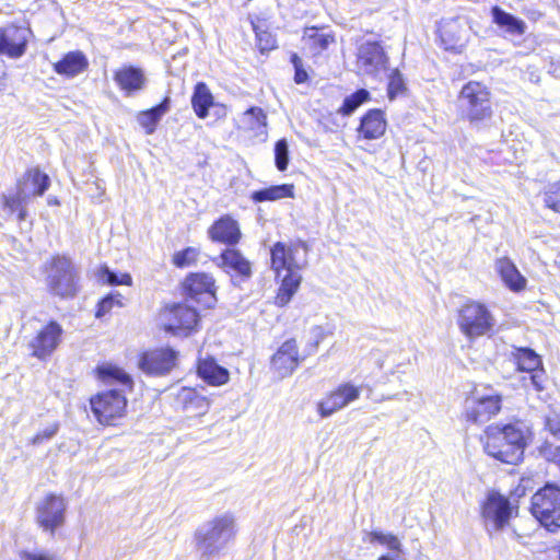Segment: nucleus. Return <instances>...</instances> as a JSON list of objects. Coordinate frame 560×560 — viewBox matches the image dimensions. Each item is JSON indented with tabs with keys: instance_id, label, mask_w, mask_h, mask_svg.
I'll use <instances>...</instances> for the list:
<instances>
[{
	"instance_id": "f257e3e1",
	"label": "nucleus",
	"mask_w": 560,
	"mask_h": 560,
	"mask_svg": "<svg viewBox=\"0 0 560 560\" xmlns=\"http://www.w3.org/2000/svg\"><path fill=\"white\" fill-rule=\"evenodd\" d=\"M530 434L526 423L515 421L504 425L487 427L481 441L489 456L504 464L517 465L523 459Z\"/></svg>"
},
{
	"instance_id": "f03ea898",
	"label": "nucleus",
	"mask_w": 560,
	"mask_h": 560,
	"mask_svg": "<svg viewBox=\"0 0 560 560\" xmlns=\"http://www.w3.org/2000/svg\"><path fill=\"white\" fill-rule=\"evenodd\" d=\"M236 534V520L229 512L202 523L194 534V542L200 560H212L223 555L235 540Z\"/></svg>"
},
{
	"instance_id": "7ed1b4c3",
	"label": "nucleus",
	"mask_w": 560,
	"mask_h": 560,
	"mask_svg": "<svg viewBox=\"0 0 560 560\" xmlns=\"http://www.w3.org/2000/svg\"><path fill=\"white\" fill-rule=\"evenodd\" d=\"M489 89L477 81L466 83L457 97L462 117L474 127H480L491 119L493 110Z\"/></svg>"
},
{
	"instance_id": "20e7f679",
	"label": "nucleus",
	"mask_w": 560,
	"mask_h": 560,
	"mask_svg": "<svg viewBox=\"0 0 560 560\" xmlns=\"http://www.w3.org/2000/svg\"><path fill=\"white\" fill-rule=\"evenodd\" d=\"M533 516L550 533L560 529V487L547 483L530 500Z\"/></svg>"
},
{
	"instance_id": "39448f33",
	"label": "nucleus",
	"mask_w": 560,
	"mask_h": 560,
	"mask_svg": "<svg viewBox=\"0 0 560 560\" xmlns=\"http://www.w3.org/2000/svg\"><path fill=\"white\" fill-rule=\"evenodd\" d=\"M50 179L47 174L39 168H31L25 174L24 182L18 184V190L14 196H4V210L10 214L18 212L19 221L26 218V210L23 205L27 202L31 196H42L48 189Z\"/></svg>"
},
{
	"instance_id": "423d86ee",
	"label": "nucleus",
	"mask_w": 560,
	"mask_h": 560,
	"mask_svg": "<svg viewBox=\"0 0 560 560\" xmlns=\"http://www.w3.org/2000/svg\"><path fill=\"white\" fill-rule=\"evenodd\" d=\"M516 513L517 508L512 505L509 498L497 491H490L481 505V518L490 536L502 532Z\"/></svg>"
},
{
	"instance_id": "0eeeda50",
	"label": "nucleus",
	"mask_w": 560,
	"mask_h": 560,
	"mask_svg": "<svg viewBox=\"0 0 560 560\" xmlns=\"http://www.w3.org/2000/svg\"><path fill=\"white\" fill-rule=\"evenodd\" d=\"M457 323L466 337L475 339L490 332L495 319L485 304L471 301L459 310Z\"/></svg>"
},
{
	"instance_id": "6e6552de",
	"label": "nucleus",
	"mask_w": 560,
	"mask_h": 560,
	"mask_svg": "<svg viewBox=\"0 0 560 560\" xmlns=\"http://www.w3.org/2000/svg\"><path fill=\"white\" fill-rule=\"evenodd\" d=\"M357 67L363 74L381 79L389 71V57L377 40H364L357 49Z\"/></svg>"
},
{
	"instance_id": "1a4fd4ad",
	"label": "nucleus",
	"mask_w": 560,
	"mask_h": 560,
	"mask_svg": "<svg viewBox=\"0 0 560 560\" xmlns=\"http://www.w3.org/2000/svg\"><path fill=\"white\" fill-rule=\"evenodd\" d=\"M502 397L492 388L482 393L475 389L465 400L464 416L471 423H485L501 410Z\"/></svg>"
},
{
	"instance_id": "9d476101",
	"label": "nucleus",
	"mask_w": 560,
	"mask_h": 560,
	"mask_svg": "<svg viewBox=\"0 0 560 560\" xmlns=\"http://www.w3.org/2000/svg\"><path fill=\"white\" fill-rule=\"evenodd\" d=\"M90 404L94 417L104 425H114L116 420L126 415V396L117 389L97 394L91 398Z\"/></svg>"
},
{
	"instance_id": "9b49d317",
	"label": "nucleus",
	"mask_w": 560,
	"mask_h": 560,
	"mask_svg": "<svg viewBox=\"0 0 560 560\" xmlns=\"http://www.w3.org/2000/svg\"><path fill=\"white\" fill-rule=\"evenodd\" d=\"M47 284L50 292L60 298H71L77 293V272L70 259L65 256L52 259Z\"/></svg>"
},
{
	"instance_id": "f8f14e48",
	"label": "nucleus",
	"mask_w": 560,
	"mask_h": 560,
	"mask_svg": "<svg viewBox=\"0 0 560 560\" xmlns=\"http://www.w3.org/2000/svg\"><path fill=\"white\" fill-rule=\"evenodd\" d=\"M308 247L305 242L298 241L287 245L276 243L271 248V267L280 275V271L302 270L307 265Z\"/></svg>"
},
{
	"instance_id": "ddd939ff",
	"label": "nucleus",
	"mask_w": 560,
	"mask_h": 560,
	"mask_svg": "<svg viewBox=\"0 0 560 560\" xmlns=\"http://www.w3.org/2000/svg\"><path fill=\"white\" fill-rule=\"evenodd\" d=\"M67 502L62 495L47 494L36 506V522L45 532L54 535L66 521Z\"/></svg>"
},
{
	"instance_id": "4468645a",
	"label": "nucleus",
	"mask_w": 560,
	"mask_h": 560,
	"mask_svg": "<svg viewBox=\"0 0 560 560\" xmlns=\"http://www.w3.org/2000/svg\"><path fill=\"white\" fill-rule=\"evenodd\" d=\"M62 334L61 325L56 320H50L28 340L30 354L38 360H46L61 343Z\"/></svg>"
},
{
	"instance_id": "2eb2a0df",
	"label": "nucleus",
	"mask_w": 560,
	"mask_h": 560,
	"mask_svg": "<svg viewBox=\"0 0 560 560\" xmlns=\"http://www.w3.org/2000/svg\"><path fill=\"white\" fill-rule=\"evenodd\" d=\"M162 317L165 330L174 335H188L199 320L197 311L186 304L172 305Z\"/></svg>"
},
{
	"instance_id": "dca6fc26",
	"label": "nucleus",
	"mask_w": 560,
	"mask_h": 560,
	"mask_svg": "<svg viewBox=\"0 0 560 560\" xmlns=\"http://www.w3.org/2000/svg\"><path fill=\"white\" fill-rule=\"evenodd\" d=\"M439 32L441 43L446 50L460 51L468 39L467 20L460 16L442 20Z\"/></svg>"
},
{
	"instance_id": "f3484780",
	"label": "nucleus",
	"mask_w": 560,
	"mask_h": 560,
	"mask_svg": "<svg viewBox=\"0 0 560 560\" xmlns=\"http://www.w3.org/2000/svg\"><path fill=\"white\" fill-rule=\"evenodd\" d=\"M177 353L171 348H161L144 352L139 360V368L150 375H165L176 365Z\"/></svg>"
},
{
	"instance_id": "a211bd4d",
	"label": "nucleus",
	"mask_w": 560,
	"mask_h": 560,
	"mask_svg": "<svg viewBox=\"0 0 560 560\" xmlns=\"http://www.w3.org/2000/svg\"><path fill=\"white\" fill-rule=\"evenodd\" d=\"M184 289L190 299L207 307H211L215 302L214 279L208 273H190L184 281Z\"/></svg>"
},
{
	"instance_id": "6ab92c4d",
	"label": "nucleus",
	"mask_w": 560,
	"mask_h": 560,
	"mask_svg": "<svg viewBox=\"0 0 560 560\" xmlns=\"http://www.w3.org/2000/svg\"><path fill=\"white\" fill-rule=\"evenodd\" d=\"M360 394L359 387L350 383L341 384L318 402L317 410L322 418H327L357 400Z\"/></svg>"
},
{
	"instance_id": "aec40b11",
	"label": "nucleus",
	"mask_w": 560,
	"mask_h": 560,
	"mask_svg": "<svg viewBox=\"0 0 560 560\" xmlns=\"http://www.w3.org/2000/svg\"><path fill=\"white\" fill-rule=\"evenodd\" d=\"M31 31L26 27L8 25L0 27V55L12 59L24 55Z\"/></svg>"
},
{
	"instance_id": "412c9836",
	"label": "nucleus",
	"mask_w": 560,
	"mask_h": 560,
	"mask_svg": "<svg viewBox=\"0 0 560 560\" xmlns=\"http://www.w3.org/2000/svg\"><path fill=\"white\" fill-rule=\"evenodd\" d=\"M300 362L299 350L295 339L284 341L271 358V369L280 378L293 373Z\"/></svg>"
},
{
	"instance_id": "4be33fe9",
	"label": "nucleus",
	"mask_w": 560,
	"mask_h": 560,
	"mask_svg": "<svg viewBox=\"0 0 560 560\" xmlns=\"http://www.w3.org/2000/svg\"><path fill=\"white\" fill-rule=\"evenodd\" d=\"M208 235L213 242L233 246L240 242L242 234L237 221L226 214L209 228Z\"/></svg>"
},
{
	"instance_id": "5701e85b",
	"label": "nucleus",
	"mask_w": 560,
	"mask_h": 560,
	"mask_svg": "<svg viewBox=\"0 0 560 560\" xmlns=\"http://www.w3.org/2000/svg\"><path fill=\"white\" fill-rule=\"evenodd\" d=\"M175 402L178 408L192 417L203 416L210 408V401L190 387H182L175 396Z\"/></svg>"
},
{
	"instance_id": "b1692460",
	"label": "nucleus",
	"mask_w": 560,
	"mask_h": 560,
	"mask_svg": "<svg viewBox=\"0 0 560 560\" xmlns=\"http://www.w3.org/2000/svg\"><path fill=\"white\" fill-rule=\"evenodd\" d=\"M387 127L385 115L381 109L368 110L360 120V125L357 128L359 135L366 140H374L381 138Z\"/></svg>"
},
{
	"instance_id": "393cba45",
	"label": "nucleus",
	"mask_w": 560,
	"mask_h": 560,
	"mask_svg": "<svg viewBox=\"0 0 560 560\" xmlns=\"http://www.w3.org/2000/svg\"><path fill=\"white\" fill-rule=\"evenodd\" d=\"M219 259L221 266L225 271H233L236 276L243 279H248L252 276L250 262L235 248H228L222 252Z\"/></svg>"
},
{
	"instance_id": "a878e982",
	"label": "nucleus",
	"mask_w": 560,
	"mask_h": 560,
	"mask_svg": "<svg viewBox=\"0 0 560 560\" xmlns=\"http://www.w3.org/2000/svg\"><path fill=\"white\" fill-rule=\"evenodd\" d=\"M114 80L127 94L142 90L145 84L143 71L133 66H125L117 70Z\"/></svg>"
},
{
	"instance_id": "bb28decb",
	"label": "nucleus",
	"mask_w": 560,
	"mask_h": 560,
	"mask_svg": "<svg viewBox=\"0 0 560 560\" xmlns=\"http://www.w3.org/2000/svg\"><path fill=\"white\" fill-rule=\"evenodd\" d=\"M89 66V61L82 51L75 50L66 54L61 60L54 65V70L58 74L66 77H75L83 72Z\"/></svg>"
},
{
	"instance_id": "cd10ccee",
	"label": "nucleus",
	"mask_w": 560,
	"mask_h": 560,
	"mask_svg": "<svg viewBox=\"0 0 560 560\" xmlns=\"http://www.w3.org/2000/svg\"><path fill=\"white\" fill-rule=\"evenodd\" d=\"M197 372L200 378L212 386L223 385L228 383L230 378L229 371L219 365L212 358L200 360L198 362Z\"/></svg>"
},
{
	"instance_id": "c85d7f7f",
	"label": "nucleus",
	"mask_w": 560,
	"mask_h": 560,
	"mask_svg": "<svg viewBox=\"0 0 560 560\" xmlns=\"http://www.w3.org/2000/svg\"><path fill=\"white\" fill-rule=\"evenodd\" d=\"M491 15L493 22L501 28H503L510 35L522 36L526 32V23L514 16L511 13L505 12L500 7L495 5L491 9Z\"/></svg>"
},
{
	"instance_id": "c756f323",
	"label": "nucleus",
	"mask_w": 560,
	"mask_h": 560,
	"mask_svg": "<svg viewBox=\"0 0 560 560\" xmlns=\"http://www.w3.org/2000/svg\"><path fill=\"white\" fill-rule=\"evenodd\" d=\"M497 269L503 282L512 291H521L525 288L526 279L521 275L516 266L509 258L498 259Z\"/></svg>"
},
{
	"instance_id": "7c9ffc66",
	"label": "nucleus",
	"mask_w": 560,
	"mask_h": 560,
	"mask_svg": "<svg viewBox=\"0 0 560 560\" xmlns=\"http://www.w3.org/2000/svg\"><path fill=\"white\" fill-rule=\"evenodd\" d=\"M170 108L171 98L166 96L159 105L138 115V122L145 129L147 135H152L155 131L158 122Z\"/></svg>"
},
{
	"instance_id": "2f4dec72",
	"label": "nucleus",
	"mask_w": 560,
	"mask_h": 560,
	"mask_svg": "<svg viewBox=\"0 0 560 560\" xmlns=\"http://www.w3.org/2000/svg\"><path fill=\"white\" fill-rule=\"evenodd\" d=\"M250 198L254 202L277 201L283 198H294V185H272L253 191Z\"/></svg>"
},
{
	"instance_id": "473e14b6",
	"label": "nucleus",
	"mask_w": 560,
	"mask_h": 560,
	"mask_svg": "<svg viewBox=\"0 0 560 560\" xmlns=\"http://www.w3.org/2000/svg\"><path fill=\"white\" fill-rule=\"evenodd\" d=\"M213 95L203 82H198L191 96V106L200 119H205L209 114V108L213 106Z\"/></svg>"
},
{
	"instance_id": "72a5a7b5",
	"label": "nucleus",
	"mask_w": 560,
	"mask_h": 560,
	"mask_svg": "<svg viewBox=\"0 0 560 560\" xmlns=\"http://www.w3.org/2000/svg\"><path fill=\"white\" fill-rule=\"evenodd\" d=\"M299 271L300 270L287 271V275L283 277L281 287L276 298V303L279 306L287 305L291 301L294 293L298 291L302 280V276Z\"/></svg>"
},
{
	"instance_id": "f704fd0d",
	"label": "nucleus",
	"mask_w": 560,
	"mask_h": 560,
	"mask_svg": "<svg viewBox=\"0 0 560 560\" xmlns=\"http://www.w3.org/2000/svg\"><path fill=\"white\" fill-rule=\"evenodd\" d=\"M96 374L97 377L105 383H118L129 388L132 387V380L129 374L116 365L109 363L98 365Z\"/></svg>"
},
{
	"instance_id": "c9c22d12",
	"label": "nucleus",
	"mask_w": 560,
	"mask_h": 560,
	"mask_svg": "<svg viewBox=\"0 0 560 560\" xmlns=\"http://www.w3.org/2000/svg\"><path fill=\"white\" fill-rule=\"evenodd\" d=\"M514 357L521 371L530 372L542 366L540 355L530 348H516Z\"/></svg>"
},
{
	"instance_id": "e433bc0d",
	"label": "nucleus",
	"mask_w": 560,
	"mask_h": 560,
	"mask_svg": "<svg viewBox=\"0 0 560 560\" xmlns=\"http://www.w3.org/2000/svg\"><path fill=\"white\" fill-rule=\"evenodd\" d=\"M370 92L365 89H359L354 93L348 95L338 109L343 116L352 115L362 104L366 103L370 100Z\"/></svg>"
},
{
	"instance_id": "4c0bfd02",
	"label": "nucleus",
	"mask_w": 560,
	"mask_h": 560,
	"mask_svg": "<svg viewBox=\"0 0 560 560\" xmlns=\"http://www.w3.org/2000/svg\"><path fill=\"white\" fill-rule=\"evenodd\" d=\"M248 128L256 135L266 133L267 115L262 108L253 106L244 113Z\"/></svg>"
},
{
	"instance_id": "58836bf2",
	"label": "nucleus",
	"mask_w": 560,
	"mask_h": 560,
	"mask_svg": "<svg viewBox=\"0 0 560 560\" xmlns=\"http://www.w3.org/2000/svg\"><path fill=\"white\" fill-rule=\"evenodd\" d=\"M388 75L387 95L390 101L398 96L405 95L407 92V85L404 75L398 69L392 70Z\"/></svg>"
},
{
	"instance_id": "ea45409f",
	"label": "nucleus",
	"mask_w": 560,
	"mask_h": 560,
	"mask_svg": "<svg viewBox=\"0 0 560 560\" xmlns=\"http://www.w3.org/2000/svg\"><path fill=\"white\" fill-rule=\"evenodd\" d=\"M542 199L548 209L560 214V182L549 184L542 192Z\"/></svg>"
},
{
	"instance_id": "a19ab883",
	"label": "nucleus",
	"mask_w": 560,
	"mask_h": 560,
	"mask_svg": "<svg viewBox=\"0 0 560 560\" xmlns=\"http://www.w3.org/2000/svg\"><path fill=\"white\" fill-rule=\"evenodd\" d=\"M122 295L115 291L103 298L100 303L96 311V317L101 318L108 314L114 307H122Z\"/></svg>"
},
{
	"instance_id": "79ce46f5",
	"label": "nucleus",
	"mask_w": 560,
	"mask_h": 560,
	"mask_svg": "<svg viewBox=\"0 0 560 560\" xmlns=\"http://www.w3.org/2000/svg\"><path fill=\"white\" fill-rule=\"evenodd\" d=\"M290 162L289 143L282 138L275 144V165L278 171L284 172Z\"/></svg>"
},
{
	"instance_id": "37998d69",
	"label": "nucleus",
	"mask_w": 560,
	"mask_h": 560,
	"mask_svg": "<svg viewBox=\"0 0 560 560\" xmlns=\"http://www.w3.org/2000/svg\"><path fill=\"white\" fill-rule=\"evenodd\" d=\"M100 280L109 285H131L132 278L129 273L118 275L112 271L108 267H103L100 270Z\"/></svg>"
},
{
	"instance_id": "c03bdc74",
	"label": "nucleus",
	"mask_w": 560,
	"mask_h": 560,
	"mask_svg": "<svg viewBox=\"0 0 560 560\" xmlns=\"http://www.w3.org/2000/svg\"><path fill=\"white\" fill-rule=\"evenodd\" d=\"M199 256V250L195 247H187L173 256V264L178 268H185L194 265Z\"/></svg>"
},
{
	"instance_id": "a18cd8bd",
	"label": "nucleus",
	"mask_w": 560,
	"mask_h": 560,
	"mask_svg": "<svg viewBox=\"0 0 560 560\" xmlns=\"http://www.w3.org/2000/svg\"><path fill=\"white\" fill-rule=\"evenodd\" d=\"M370 537L371 541H377L382 545H386L388 549H390L392 551H396L397 555L399 556L402 553L401 544L397 536L375 530L370 533Z\"/></svg>"
},
{
	"instance_id": "49530a36",
	"label": "nucleus",
	"mask_w": 560,
	"mask_h": 560,
	"mask_svg": "<svg viewBox=\"0 0 560 560\" xmlns=\"http://www.w3.org/2000/svg\"><path fill=\"white\" fill-rule=\"evenodd\" d=\"M291 62L294 67V82L296 84L305 83L308 79V74L303 68L302 59L296 54H293L291 56Z\"/></svg>"
},
{
	"instance_id": "de8ad7c7",
	"label": "nucleus",
	"mask_w": 560,
	"mask_h": 560,
	"mask_svg": "<svg viewBox=\"0 0 560 560\" xmlns=\"http://www.w3.org/2000/svg\"><path fill=\"white\" fill-rule=\"evenodd\" d=\"M529 376L528 380L530 382V385L535 388L537 392H542L545 389V383L547 381L546 372L544 368H538L534 371L528 372Z\"/></svg>"
},
{
	"instance_id": "09e8293b",
	"label": "nucleus",
	"mask_w": 560,
	"mask_h": 560,
	"mask_svg": "<svg viewBox=\"0 0 560 560\" xmlns=\"http://www.w3.org/2000/svg\"><path fill=\"white\" fill-rule=\"evenodd\" d=\"M58 431H59V423L54 422V423L49 424L47 428H45L43 431L38 432L32 439V444L39 445L44 441L52 439L57 434Z\"/></svg>"
},
{
	"instance_id": "8fccbe9b",
	"label": "nucleus",
	"mask_w": 560,
	"mask_h": 560,
	"mask_svg": "<svg viewBox=\"0 0 560 560\" xmlns=\"http://www.w3.org/2000/svg\"><path fill=\"white\" fill-rule=\"evenodd\" d=\"M546 429L558 440H560V413L551 412L545 419Z\"/></svg>"
},
{
	"instance_id": "3c124183",
	"label": "nucleus",
	"mask_w": 560,
	"mask_h": 560,
	"mask_svg": "<svg viewBox=\"0 0 560 560\" xmlns=\"http://www.w3.org/2000/svg\"><path fill=\"white\" fill-rule=\"evenodd\" d=\"M21 559L22 560H60L54 553H49V552H31V551H23V552H21Z\"/></svg>"
},
{
	"instance_id": "603ef678",
	"label": "nucleus",
	"mask_w": 560,
	"mask_h": 560,
	"mask_svg": "<svg viewBox=\"0 0 560 560\" xmlns=\"http://www.w3.org/2000/svg\"><path fill=\"white\" fill-rule=\"evenodd\" d=\"M313 42L319 49H326L329 45L330 38L327 35L316 33L313 36Z\"/></svg>"
},
{
	"instance_id": "864d4df0",
	"label": "nucleus",
	"mask_w": 560,
	"mask_h": 560,
	"mask_svg": "<svg viewBox=\"0 0 560 560\" xmlns=\"http://www.w3.org/2000/svg\"><path fill=\"white\" fill-rule=\"evenodd\" d=\"M548 458L560 466V446L550 450V454H546Z\"/></svg>"
},
{
	"instance_id": "5fc2aeb1",
	"label": "nucleus",
	"mask_w": 560,
	"mask_h": 560,
	"mask_svg": "<svg viewBox=\"0 0 560 560\" xmlns=\"http://www.w3.org/2000/svg\"><path fill=\"white\" fill-rule=\"evenodd\" d=\"M551 72L556 78H560V62H552L551 66Z\"/></svg>"
},
{
	"instance_id": "6e6d98bb",
	"label": "nucleus",
	"mask_w": 560,
	"mask_h": 560,
	"mask_svg": "<svg viewBox=\"0 0 560 560\" xmlns=\"http://www.w3.org/2000/svg\"><path fill=\"white\" fill-rule=\"evenodd\" d=\"M377 560H399V555H396V556L383 555Z\"/></svg>"
},
{
	"instance_id": "4d7b16f0",
	"label": "nucleus",
	"mask_w": 560,
	"mask_h": 560,
	"mask_svg": "<svg viewBox=\"0 0 560 560\" xmlns=\"http://www.w3.org/2000/svg\"><path fill=\"white\" fill-rule=\"evenodd\" d=\"M225 114H226L225 107L223 105L218 106L217 115L225 116Z\"/></svg>"
},
{
	"instance_id": "13d9d810",
	"label": "nucleus",
	"mask_w": 560,
	"mask_h": 560,
	"mask_svg": "<svg viewBox=\"0 0 560 560\" xmlns=\"http://www.w3.org/2000/svg\"><path fill=\"white\" fill-rule=\"evenodd\" d=\"M395 398H398V394L388 397V399H395Z\"/></svg>"
}]
</instances>
